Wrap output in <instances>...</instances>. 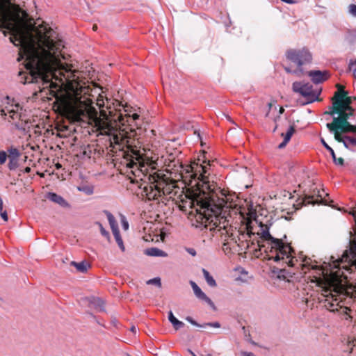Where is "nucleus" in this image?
<instances>
[{"instance_id":"7ed1b4c3","label":"nucleus","mask_w":356,"mask_h":356,"mask_svg":"<svg viewBox=\"0 0 356 356\" xmlns=\"http://www.w3.org/2000/svg\"><path fill=\"white\" fill-rule=\"evenodd\" d=\"M124 151L131 157L127 166L132 169L131 172L135 177L131 182L138 184L142 196L148 200H158L162 196L161 185L163 184V181H158L156 177L148 175L149 168L155 169V163L146 161L143 154L136 149L135 143L130 148H125Z\"/></svg>"},{"instance_id":"72a5a7b5","label":"nucleus","mask_w":356,"mask_h":356,"mask_svg":"<svg viewBox=\"0 0 356 356\" xmlns=\"http://www.w3.org/2000/svg\"><path fill=\"white\" fill-rule=\"evenodd\" d=\"M284 70L289 74H293L298 76H301L304 74V70H300L296 68V70H291L289 67H284Z\"/></svg>"},{"instance_id":"ea45409f","label":"nucleus","mask_w":356,"mask_h":356,"mask_svg":"<svg viewBox=\"0 0 356 356\" xmlns=\"http://www.w3.org/2000/svg\"><path fill=\"white\" fill-rule=\"evenodd\" d=\"M304 202L305 204H314L316 203H318V200H314L313 196L307 195L305 197V198L304 200Z\"/></svg>"},{"instance_id":"dca6fc26","label":"nucleus","mask_w":356,"mask_h":356,"mask_svg":"<svg viewBox=\"0 0 356 356\" xmlns=\"http://www.w3.org/2000/svg\"><path fill=\"white\" fill-rule=\"evenodd\" d=\"M190 284L195 296L200 300L207 302L213 309H215V305L213 301L202 291L197 284L193 281H191Z\"/></svg>"},{"instance_id":"79ce46f5","label":"nucleus","mask_w":356,"mask_h":356,"mask_svg":"<svg viewBox=\"0 0 356 356\" xmlns=\"http://www.w3.org/2000/svg\"><path fill=\"white\" fill-rule=\"evenodd\" d=\"M8 158V154L5 151H0V164H4Z\"/></svg>"},{"instance_id":"a19ab883","label":"nucleus","mask_w":356,"mask_h":356,"mask_svg":"<svg viewBox=\"0 0 356 356\" xmlns=\"http://www.w3.org/2000/svg\"><path fill=\"white\" fill-rule=\"evenodd\" d=\"M121 224H122V229L124 231L128 230V229H129V222H128L126 217L124 216H123V215H121Z\"/></svg>"},{"instance_id":"4468645a","label":"nucleus","mask_w":356,"mask_h":356,"mask_svg":"<svg viewBox=\"0 0 356 356\" xmlns=\"http://www.w3.org/2000/svg\"><path fill=\"white\" fill-rule=\"evenodd\" d=\"M124 114L120 113L118 116V120L122 125H125L127 123L129 125H131L132 123L136 122V120L139 119L140 115L136 113H131V111L124 108Z\"/></svg>"},{"instance_id":"e2e57ef3","label":"nucleus","mask_w":356,"mask_h":356,"mask_svg":"<svg viewBox=\"0 0 356 356\" xmlns=\"http://www.w3.org/2000/svg\"><path fill=\"white\" fill-rule=\"evenodd\" d=\"M97 29V26H93V30H96Z\"/></svg>"},{"instance_id":"c9c22d12","label":"nucleus","mask_w":356,"mask_h":356,"mask_svg":"<svg viewBox=\"0 0 356 356\" xmlns=\"http://www.w3.org/2000/svg\"><path fill=\"white\" fill-rule=\"evenodd\" d=\"M147 284H154L158 286L159 288L161 287V278L159 277L150 279L146 282Z\"/></svg>"},{"instance_id":"bb28decb","label":"nucleus","mask_w":356,"mask_h":356,"mask_svg":"<svg viewBox=\"0 0 356 356\" xmlns=\"http://www.w3.org/2000/svg\"><path fill=\"white\" fill-rule=\"evenodd\" d=\"M330 132L334 133V138L338 142L342 143L344 145V147L347 149H348V145H346V142H345V136L342 137L340 135V129L339 128H336L334 130H330Z\"/></svg>"},{"instance_id":"cd10ccee","label":"nucleus","mask_w":356,"mask_h":356,"mask_svg":"<svg viewBox=\"0 0 356 356\" xmlns=\"http://www.w3.org/2000/svg\"><path fill=\"white\" fill-rule=\"evenodd\" d=\"M249 217H248V222L247 224V230L248 233L247 234L249 236V237L251 236L253 233L252 232V227L250 225L251 224V220H254L257 222V220L256 218V213L254 211H250L249 212Z\"/></svg>"},{"instance_id":"5fc2aeb1","label":"nucleus","mask_w":356,"mask_h":356,"mask_svg":"<svg viewBox=\"0 0 356 356\" xmlns=\"http://www.w3.org/2000/svg\"><path fill=\"white\" fill-rule=\"evenodd\" d=\"M177 320H178L177 318H176L175 317H174V318H172V319L171 320V321H170V322L172 323V325H173V324H175V323Z\"/></svg>"},{"instance_id":"f3484780","label":"nucleus","mask_w":356,"mask_h":356,"mask_svg":"<svg viewBox=\"0 0 356 356\" xmlns=\"http://www.w3.org/2000/svg\"><path fill=\"white\" fill-rule=\"evenodd\" d=\"M307 74L311 78L312 82L316 84L323 83L329 77L328 72L326 70H312L308 72Z\"/></svg>"},{"instance_id":"9b49d317","label":"nucleus","mask_w":356,"mask_h":356,"mask_svg":"<svg viewBox=\"0 0 356 356\" xmlns=\"http://www.w3.org/2000/svg\"><path fill=\"white\" fill-rule=\"evenodd\" d=\"M292 89L293 92L299 93L301 96L304 97L307 100V103H312L318 100L321 91V90H314L311 84L302 81L293 82Z\"/></svg>"},{"instance_id":"58836bf2","label":"nucleus","mask_w":356,"mask_h":356,"mask_svg":"<svg viewBox=\"0 0 356 356\" xmlns=\"http://www.w3.org/2000/svg\"><path fill=\"white\" fill-rule=\"evenodd\" d=\"M96 224L99 226L101 234L107 238L108 239L110 238V235L108 232H107L103 227L102 224L99 222H97Z\"/></svg>"},{"instance_id":"864d4df0","label":"nucleus","mask_w":356,"mask_h":356,"mask_svg":"<svg viewBox=\"0 0 356 356\" xmlns=\"http://www.w3.org/2000/svg\"><path fill=\"white\" fill-rule=\"evenodd\" d=\"M177 320H178L177 318H176L175 317H174V318H172V319L171 320V321H170V322L172 323V325H173V324H175V323Z\"/></svg>"},{"instance_id":"c85d7f7f","label":"nucleus","mask_w":356,"mask_h":356,"mask_svg":"<svg viewBox=\"0 0 356 356\" xmlns=\"http://www.w3.org/2000/svg\"><path fill=\"white\" fill-rule=\"evenodd\" d=\"M112 232L119 248L121 249L122 252H124L125 250V247L124 245V243L120 236L119 229L113 231Z\"/></svg>"},{"instance_id":"a878e982","label":"nucleus","mask_w":356,"mask_h":356,"mask_svg":"<svg viewBox=\"0 0 356 356\" xmlns=\"http://www.w3.org/2000/svg\"><path fill=\"white\" fill-rule=\"evenodd\" d=\"M204 277L209 286L211 287L216 286L217 284L214 278L210 275L209 272L205 268L202 270Z\"/></svg>"},{"instance_id":"de8ad7c7","label":"nucleus","mask_w":356,"mask_h":356,"mask_svg":"<svg viewBox=\"0 0 356 356\" xmlns=\"http://www.w3.org/2000/svg\"><path fill=\"white\" fill-rule=\"evenodd\" d=\"M174 317H175V316H174V314H173L172 312V311H170V312H168V320H169V321H171V320H172V318H174Z\"/></svg>"},{"instance_id":"0eeeda50","label":"nucleus","mask_w":356,"mask_h":356,"mask_svg":"<svg viewBox=\"0 0 356 356\" xmlns=\"http://www.w3.org/2000/svg\"><path fill=\"white\" fill-rule=\"evenodd\" d=\"M259 225L260 232H258V234L260 235V237L264 241H269L271 248L275 249L277 252L276 255L273 257V260L275 261L285 260L286 264L290 266H293L294 263L293 258H291L292 252L291 247L289 245L284 244L282 239L276 238L271 236L269 232L271 224H264L259 222Z\"/></svg>"},{"instance_id":"e433bc0d","label":"nucleus","mask_w":356,"mask_h":356,"mask_svg":"<svg viewBox=\"0 0 356 356\" xmlns=\"http://www.w3.org/2000/svg\"><path fill=\"white\" fill-rule=\"evenodd\" d=\"M346 92L344 90H342L341 92L337 91L335 92L334 97L332 98V101H337V99H343L346 97Z\"/></svg>"},{"instance_id":"4c0bfd02","label":"nucleus","mask_w":356,"mask_h":356,"mask_svg":"<svg viewBox=\"0 0 356 356\" xmlns=\"http://www.w3.org/2000/svg\"><path fill=\"white\" fill-rule=\"evenodd\" d=\"M0 216L4 221H8V217L6 211H3V200L0 197Z\"/></svg>"},{"instance_id":"b1692460","label":"nucleus","mask_w":356,"mask_h":356,"mask_svg":"<svg viewBox=\"0 0 356 356\" xmlns=\"http://www.w3.org/2000/svg\"><path fill=\"white\" fill-rule=\"evenodd\" d=\"M70 264L71 266H74L76 268V270L81 273H86L88 270V269L90 267V264L86 261H82L79 263H77L76 261H72Z\"/></svg>"},{"instance_id":"603ef678","label":"nucleus","mask_w":356,"mask_h":356,"mask_svg":"<svg viewBox=\"0 0 356 356\" xmlns=\"http://www.w3.org/2000/svg\"><path fill=\"white\" fill-rule=\"evenodd\" d=\"M337 88H338V89H339V91L340 92H341L342 90H343V87H342L341 86L339 85V84H337Z\"/></svg>"},{"instance_id":"aec40b11","label":"nucleus","mask_w":356,"mask_h":356,"mask_svg":"<svg viewBox=\"0 0 356 356\" xmlns=\"http://www.w3.org/2000/svg\"><path fill=\"white\" fill-rule=\"evenodd\" d=\"M186 320L188 323H190L191 325L198 327L205 328L207 326L215 327V328L220 327V324L218 322L206 323L202 325H200V324L197 323L195 321H194L191 316H187L186 318Z\"/></svg>"},{"instance_id":"09e8293b","label":"nucleus","mask_w":356,"mask_h":356,"mask_svg":"<svg viewBox=\"0 0 356 356\" xmlns=\"http://www.w3.org/2000/svg\"><path fill=\"white\" fill-rule=\"evenodd\" d=\"M283 2H285L286 3L292 4L294 3L296 1L294 0H281Z\"/></svg>"},{"instance_id":"13d9d810","label":"nucleus","mask_w":356,"mask_h":356,"mask_svg":"<svg viewBox=\"0 0 356 356\" xmlns=\"http://www.w3.org/2000/svg\"><path fill=\"white\" fill-rule=\"evenodd\" d=\"M277 125H275L273 131L275 132L277 130Z\"/></svg>"},{"instance_id":"69168bd1","label":"nucleus","mask_w":356,"mask_h":356,"mask_svg":"<svg viewBox=\"0 0 356 356\" xmlns=\"http://www.w3.org/2000/svg\"><path fill=\"white\" fill-rule=\"evenodd\" d=\"M192 356H197L194 353H192Z\"/></svg>"},{"instance_id":"2eb2a0df","label":"nucleus","mask_w":356,"mask_h":356,"mask_svg":"<svg viewBox=\"0 0 356 356\" xmlns=\"http://www.w3.org/2000/svg\"><path fill=\"white\" fill-rule=\"evenodd\" d=\"M342 114H347L350 116L353 113V109L350 106L352 103L351 97H346L343 99H337L335 101Z\"/></svg>"},{"instance_id":"4d7b16f0","label":"nucleus","mask_w":356,"mask_h":356,"mask_svg":"<svg viewBox=\"0 0 356 356\" xmlns=\"http://www.w3.org/2000/svg\"><path fill=\"white\" fill-rule=\"evenodd\" d=\"M56 168H58H58H61V165H60V163H57V164L56 165Z\"/></svg>"},{"instance_id":"4be33fe9","label":"nucleus","mask_w":356,"mask_h":356,"mask_svg":"<svg viewBox=\"0 0 356 356\" xmlns=\"http://www.w3.org/2000/svg\"><path fill=\"white\" fill-rule=\"evenodd\" d=\"M321 141L323 145L330 152L335 164L342 165L343 164V159H342L341 157L337 159L336 157V155H335V153H334L333 149L326 143V142L324 140L323 138H321Z\"/></svg>"},{"instance_id":"c756f323","label":"nucleus","mask_w":356,"mask_h":356,"mask_svg":"<svg viewBox=\"0 0 356 356\" xmlns=\"http://www.w3.org/2000/svg\"><path fill=\"white\" fill-rule=\"evenodd\" d=\"M175 186L173 184H165L163 181V184L161 185V195H170L172 193L173 188Z\"/></svg>"},{"instance_id":"774afa93","label":"nucleus","mask_w":356,"mask_h":356,"mask_svg":"<svg viewBox=\"0 0 356 356\" xmlns=\"http://www.w3.org/2000/svg\"><path fill=\"white\" fill-rule=\"evenodd\" d=\"M354 63L356 65V60H355Z\"/></svg>"},{"instance_id":"052dcab7","label":"nucleus","mask_w":356,"mask_h":356,"mask_svg":"<svg viewBox=\"0 0 356 356\" xmlns=\"http://www.w3.org/2000/svg\"><path fill=\"white\" fill-rule=\"evenodd\" d=\"M268 108H269V109H270V108H271V106H272V105H271V104H270V103H268Z\"/></svg>"},{"instance_id":"f257e3e1","label":"nucleus","mask_w":356,"mask_h":356,"mask_svg":"<svg viewBox=\"0 0 356 356\" xmlns=\"http://www.w3.org/2000/svg\"><path fill=\"white\" fill-rule=\"evenodd\" d=\"M0 29L8 30L10 42L19 47L26 72L20 81L37 83L54 92V30L46 23L37 25L27 13L11 0H0Z\"/></svg>"},{"instance_id":"f8f14e48","label":"nucleus","mask_w":356,"mask_h":356,"mask_svg":"<svg viewBox=\"0 0 356 356\" xmlns=\"http://www.w3.org/2000/svg\"><path fill=\"white\" fill-rule=\"evenodd\" d=\"M340 261L347 273H356V245H350V249L343 252Z\"/></svg>"},{"instance_id":"bf43d9fd","label":"nucleus","mask_w":356,"mask_h":356,"mask_svg":"<svg viewBox=\"0 0 356 356\" xmlns=\"http://www.w3.org/2000/svg\"><path fill=\"white\" fill-rule=\"evenodd\" d=\"M353 74H354V76H356V70H353Z\"/></svg>"},{"instance_id":"39448f33","label":"nucleus","mask_w":356,"mask_h":356,"mask_svg":"<svg viewBox=\"0 0 356 356\" xmlns=\"http://www.w3.org/2000/svg\"><path fill=\"white\" fill-rule=\"evenodd\" d=\"M341 257L332 260V264H328L324 266H319L316 261H313L310 258H305L302 261V270H314L316 274L313 275L314 280L316 285L321 289V295L326 298L328 297V293L332 286H335L340 282V276L343 275L341 271V266L343 264L340 261Z\"/></svg>"},{"instance_id":"49530a36","label":"nucleus","mask_w":356,"mask_h":356,"mask_svg":"<svg viewBox=\"0 0 356 356\" xmlns=\"http://www.w3.org/2000/svg\"><path fill=\"white\" fill-rule=\"evenodd\" d=\"M242 356H255L251 352H242L241 353Z\"/></svg>"},{"instance_id":"6e6552de","label":"nucleus","mask_w":356,"mask_h":356,"mask_svg":"<svg viewBox=\"0 0 356 356\" xmlns=\"http://www.w3.org/2000/svg\"><path fill=\"white\" fill-rule=\"evenodd\" d=\"M0 115L5 118L8 115L9 122H12L16 129L25 131L26 129L27 122L25 118L24 110L18 103H8L4 108H0Z\"/></svg>"},{"instance_id":"6e6d98bb","label":"nucleus","mask_w":356,"mask_h":356,"mask_svg":"<svg viewBox=\"0 0 356 356\" xmlns=\"http://www.w3.org/2000/svg\"><path fill=\"white\" fill-rule=\"evenodd\" d=\"M322 196H323V195L321 193H320V192L318 191V197L321 198V201L323 200Z\"/></svg>"},{"instance_id":"20e7f679","label":"nucleus","mask_w":356,"mask_h":356,"mask_svg":"<svg viewBox=\"0 0 356 356\" xmlns=\"http://www.w3.org/2000/svg\"><path fill=\"white\" fill-rule=\"evenodd\" d=\"M195 202L198 207L195 220L200 226L226 237L229 233L230 227L223 208L216 204L213 200L207 196L200 197Z\"/></svg>"},{"instance_id":"a211bd4d","label":"nucleus","mask_w":356,"mask_h":356,"mask_svg":"<svg viewBox=\"0 0 356 356\" xmlns=\"http://www.w3.org/2000/svg\"><path fill=\"white\" fill-rule=\"evenodd\" d=\"M46 197L50 201L58 204L63 208H69L70 207V204L62 196L55 193L49 192L47 194Z\"/></svg>"},{"instance_id":"a18cd8bd","label":"nucleus","mask_w":356,"mask_h":356,"mask_svg":"<svg viewBox=\"0 0 356 356\" xmlns=\"http://www.w3.org/2000/svg\"><path fill=\"white\" fill-rule=\"evenodd\" d=\"M186 251L192 256H195L196 255V251L195 249L193 248H188L186 249Z\"/></svg>"},{"instance_id":"6ab92c4d","label":"nucleus","mask_w":356,"mask_h":356,"mask_svg":"<svg viewBox=\"0 0 356 356\" xmlns=\"http://www.w3.org/2000/svg\"><path fill=\"white\" fill-rule=\"evenodd\" d=\"M295 132V127L294 125H291L288 129L286 134H281V136L284 138L283 141L278 145L279 149L284 148L286 144L289 142L291 138V136Z\"/></svg>"},{"instance_id":"412c9836","label":"nucleus","mask_w":356,"mask_h":356,"mask_svg":"<svg viewBox=\"0 0 356 356\" xmlns=\"http://www.w3.org/2000/svg\"><path fill=\"white\" fill-rule=\"evenodd\" d=\"M326 115H331L334 118H341V116H346V114H342L339 108L337 106V103L334 102H332V106L330 108V111H325L324 113Z\"/></svg>"},{"instance_id":"7c9ffc66","label":"nucleus","mask_w":356,"mask_h":356,"mask_svg":"<svg viewBox=\"0 0 356 356\" xmlns=\"http://www.w3.org/2000/svg\"><path fill=\"white\" fill-rule=\"evenodd\" d=\"M77 189L79 191L83 192L87 195H92L94 192L93 186L90 185L79 186Z\"/></svg>"},{"instance_id":"ddd939ff","label":"nucleus","mask_w":356,"mask_h":356,"mask_svg":"<svg viewBox=\"0 0 356 356\" xmlns=\"http://www.w3.org/2000/svg\"><path fill=\"white\" fill-rule=\"evenodd\" d=\"M350 116H341V118H334V122L327 123V128L329 130H334L336 128H339L341 133H356V125H351L348 122Z\"/></svg>"},{"instance_id":"37998d69","label":"nucleus","mask_w":356,"mask_h":356,"mask_svg":"<svg viewBox=\"0 0 356 356\" xmlns=\"http://www.w3.org/2000/svg\"><path fill=\"white\" fill-rule=\"evenodd\" d=\"M349 13L354 17H356V5L350 4L348 7Z\"/></svg>"},{"instance_id":"3c124183","label":"nucleus","mask_w":356,"mask_h":356,"mask_svg":"<svg viewBox=\"0 0 356 356\" xmlns=\"http://www.w3.org/2000/svg\"><path fill=\"white\" fill-rule=\"evenodd\" d=\"M24 172L25 173H29L31 172V168L30 167H26L24 170Z\"/></svg>"},{"instance_id":"338daca9","label":"nucleus","mask_w":356,"mask_h":356,"mask_svg":"<svg viewBox=\"0 0 356 356\" xmlns=\"http://www.w3.org/2000/svg\"><path fill=\"white\" fill-rule=\"evenodd\" d=\"M202 356H204V355H202ZM205 356H211V355L208 354L207 355H205Z\"/></svg>"},{"instance_id":"f03ea898","label":"nucleus","mask_w":356,"mask_h":356,"mask_svg":"<svg viewBox=\"0 0 356 356\" xmlns=\"http://www.w3.org/2000/svg\"><path fill=\"white\" fill-rule=\"evenodd\" d=\"M97 105L100 109V116H98L97 110L92 106V100L86 96L60 95L56 97L54 106L61 115L72 122H86L94 125L102 135L110 136L109 140L113 147L124 150L133 146L136 143L134 131L131 130L129 132L125 129H117L112 124L111 121L116 122V119L112 118L113 111L108 106V99H104L103 96L99 95L97 99Z\"/></svg>"},{"instance_id":"c03bdc74","label":"nucleus","mask_w":356,"mask_h":356,"mask_svg":"<svg viewBox=\"0 0 356 356\" xmlns=\"http://www.w3.org/2000/svg\"><path fill=\"white\" fill-rule=\"evenodd\" d=\"M172 325H173L174 328L177 330L183 327L184 325V323L182 321L177 320L175 323V324H173Z\"/></svg>"},{"instance_id":"5701e85b","label":"nucleus","mask_w":356,"mask_h":356,"mask_svg":"<svg viewBox=\"0 0 356 356\" xmlns=\"http://www.w3.org/2000/svg\"><path fill=\"white\" fill-rule=\"evenodd\" d=\"M145 254L152 257H166L167 254L158 248H151L145 250Z\"/></svg>"},{"instance_id":"393cba45","label":"nucleus","mask_w":356,"mask_h":356,"mask_svg":"<svg viewBox=\"0 0 356 356\" xmlns=\"http://www.w3.org/2000/svg\"><path fill=\"white\" fill-rule=\"evenodd\" d=\"M104 213L106 215L112 232L119 229L118 223L113 215L108 211H104Z\"/></svg>"},{"instance_id":"2f4dec72","label":"nucleus","mask_w":356,"mask_h":356,"mask_svg":"<svg viewBox=\"0 0 356 356\" xmlns=\"http://www.w3.org/2000/svg\"><path fill=\"white\" fill-rule=\"evenodd\" d=\"M8 167L10 170H15L18 167V161L17 158H8Z\"/></svg>"},{"instance_id":"1a4fd4ad","label":"nucleus","mask_w":356,"mask_h":356,"mask_svg":"<svg viewBox=\"0 0 356 356\" xmlns=\"http://www.w3.org/2000/svg\"><path fill=\"white\" fill-rule=\"evenodd\" d=\"M184 170L186 173L185 178H189V184H192L194 181V185L198 188L202 187L203 189L211 190L208 177L204 175L207 172L205 166L193 163L186 166Z\"/></svg>"},{"instance_id":"f704fd0d","label":"nucleus","mask_w":356,"mask_h":356,"mask_svg":"<svg viewBox=\"0 0 356 356\" xmlns=\"http://www.w3.org/2000/svg\"><path fill=\"white\" fill-rule=\"evenodd\" d=\"M345 142H346V145H348V149H350V145L356 146V135L355 136H345Z\"/></svg>"},{"instance_id":"9d476101","label":"nucleus","mask_w":356,"mask_h":356,"mask_svg":"<svg viewBox=\"0 0 356 356\" xmlns=\"http://www.w3.org/2000/svg\"><path fill=\"white\" fill-rule=\"evenodd\" d=\"M286 57L300 70H303L302 67L311 63L312 60L311 53L305 48L302 49H289L286 53Z\"/></svg>"},{"instance_id":"473e14b6","label":"nucleus","mask_w":356,"mask_h":356,"mask_svg":"<svg viewBox=\"0 0 356 356\" xmlns=\"http://www.w3.org/2000/svg\"><path fill=\"white\" fill-rule=\"evenodd\" d=\"M8 158H17L19 159L20 153L16 147H10L8 149Z\"/></svg>"},{"instance_id":"680f3d73","label":"nucleus","mask_w":356,"mask_h":356,"mask_svg":"<svg viewBox=\"0 0 356 356\" xmlns=\"http://www.w3.org/2000/svg\"><path fill=\"white\" fill-rule=\"evenodd\" d=\"M194 202H195L194 200H191V201L190 202V203H191V204H193H193H194Z\"/></svg>"},{"instance_id":"423d86ee","label":"nucleus","mask_w":356,"mask_h":356,"mask_svg":"<svg viewBox=\"0 0 356 356\" xmlns=\"http://www.w3.org/2000/svg\"><path fill=\"white\" fill-rule=\"evenodd\" d=\"M341 271L343 275L340 276V282L335 286H332L328 295V297L325 298V307L331 312L338 311V307L340 308L341 312L344 313L345 318L348 319L350 316L348 314V308L341 305L343 300L345 301L348 299H356V286H350L345 288V284L343 283V281L348 280V274L344 269L341 267Z\"/></svg>"},{"instance_id":"0e129e2a","label":"nucleus","mask_w":356,"mask_h":356,"mask_svg":"<svg viewBox=\"0 0 356 356\" xmlns=\"http://www.w3.org/2000/svg\"><path fill=\"white\" fill-rule=\"evenodd\" d=\"M188 352L190 353V354L192 355V353H193L192 350H188Z\"/></svg>"},{"instance_id":"8fccbe9b","label":"nucleus","mask_w":356,"mask_h":356,"mask_svg":"<svg viewBox=\"0 0 356 356\" xmlns=\"http://www.w3.org/2000/svg\"><path fill=\"white\" fill-rule=\"evenodd\" d=\"M130 330L134 333H136L137 329L134 325H132L130 328Z\"/></svg>"}]
</instances>
